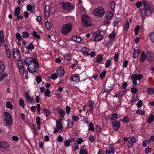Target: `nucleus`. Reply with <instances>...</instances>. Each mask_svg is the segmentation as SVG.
Wrapping results in <instances>:
<instances>
[{
    "instance_id": "nucleus-46",
    "label": "nucleus",
    "mask_w": 154,
    "mask_h": 154,
    "mask_svg": "<svg viewBox=\"0 0 154 154\" xmlns=\"http://www.w3.org/2000/svg\"><path fill=\"white\" fill-rule=\"evenodd\" d=\"M147 93L149 94H152L154 93V90L152 88H148L146 91Z\"/></svg>"
},
{
    "instance_id": "nucleus-2",
    "label": "nucleus",
    "mask_w": 154,
    "mask_h": 154,
    "mask_svg": "<svg viewBox=\"0 0 154 154\" xmlns=\"http://www.w3.org/2000/svg\"><path fill=\"white\" fill-rule=\"evenodd\" d=\"M82 24L83 26L88 27L90 26L92 23L91 18L87 14H82Z\"/></svg>"
},
{
    "instance_id": "nucleus-56",
    "label": "nucleus",
    "mask_w": 154,
    "mask_h": 154,
    "mask_svg": "<svg viewBox=\"0 0 154 154\" xmlns=\"http://www.w3.org/2000/svg\"><path fill=\"white\" fill-rule=\"evenodd\" d=\"M29 50L30 49H34V46L33 45L32 42L30 43L28 47H27Z\"/></svg>"
},
{
    "instance_id": "nucleus-22",
    "label": "nucleus",
    "mask_w": 154,
    "mask_h": 154,
    "mask_svg": "<svg viewBox=\"0 0 154 154\" xmlns=\"http://www.w3.org/2000/svg\"><path fill=\"white\" fill-rule=\"evenodd\" d=\"M5 124L8 125H11L12 124L13 120L12 118H5V120L4 121Z\"/></svg>"
},
{
    "instance_id": "nucleus-51",
    "label": "nucleus",
    "mask_w": 154,
    "mask_h": 154,
    "mask_svg": "<svg viewBox=\"0 0 154 154\" xmlns=\"http://www.w3.org/2000/svg\"><path fill=\"white\" fill-rule=\"evenodd\" d=\"M145 53L143 51L142 52L141 54V56L140 59V62H143L145 59Z\"/></svg>"
},
{
    "instance_id": "nucleus-18",
    "label": "nucleus",
    "mask_w": 154,
    "mask_h": 154,
    "mask_svg": "<svg viewBox=\"0 0 154 154\" xmlns=\"http://www.w3.org/2000/svg\"><path fill=\"white\" fill-rule=\"evenodd\" d=\"M106 154H114V149L112 146H109L106 149Z\"/></svg>"
},
{
    "instance_id": "nucleus-37",
    "label": "nucleus",
    "mask_w": 154,
    "mask_h": 154,
    "mask_svg": "<svg viewBox=\"0 0 154 154\" xmlns=\"http://www.w3.org/2000/svg\"><path fill=\"white\" fill-rule=\"evenodd\" d=\"M103 56L102 55H98L95 61L96 63H100L102 60Z\"/></svg>"
},
{
    "instance_id": "nucleus-8",
    "label": "nucleus",
    "mask_w": 154,
    "mask_h": 154,
    "mask_svg": "<svg viewBox=\"0 0 154 154\" xmlns=\"http://www.w3.org/2000/svg\"><path fill=\"white\" fill-rule=\"evenodd\" d=\"M9 146L8 143L5 141H0V149L3 151L7 149H8Z\"/></svg>"
},
{
    "instance_id": "nucleus-10",
    "label": "nucleus",
    "mask_w": 154,
    "mask_h": 154,
    "mask_svg": "<svg viewBox=\"0 0 154 154\" xmlns=\"http://www.w3.org/2000/svg\"><path fill=\"white\" fill-rule=\"evenodd\" d=\"M61 4L62 5V8L65 10L69 11L72 8V6L69 3H61Z\"/></svg>"
},
{
    "instance_id": "nucleus-12",
    "label": "nucleus",
    "mask_w": 154,
    "mask_h": 154,
    "mask_svg": "<svg viewBox=\"0 0 154 154\" xmlns=\"http://www.w3.org/2000/svg\"><path fill=\"white\" fill-rule=\"evenodd\" d=\"M57 74L60 77L63 76L64 74V68L61 67L58 68L57 71Z\"/></svg>"
},
{
    "instance_id": "nucleus-1",
    "label": "nucleus",
    "mask_w": 154,
    "mask_h": 154,
    "mask_svg": "<svg viewBox=\"0 0 154 154\" xmlns=\"http://www.w3.org/2000/svg\"><path fill=\"white\" fill-rule=\"evenodd\" d=\"M143 4L144 8L141 10L140 9V13L142 19H144L146 16H151L152 14V11L149 6L144 1H143Z\"/></svg>"
},
{
    "instance_id": "nucleus-17",
    "label": "nucleus",
    "mask_w": 154,
    "mask_h": 154,
    "mask_svg": "<svg viewBox=\"0 0 154 154\" xmlns=\"http://www.w3.org/2000/svg\"><path fill=\"white\" fill-rule=\"evenodd\" d=\"M143 75L140 74H134L131 76V79H134L135 80H140L143 77Z\"/></svg>"
},
{
    "instance_id": "nucleus-52",
    "label": "nucleus",
    "mask_w": 154,
    "mask_h": 154,
    "mask_svg": "<svg viewBox=\"0 0 154 154\" xmlns=\"http://www.w3.org/2000/svg\"><path fill=\"white\" fill-rule=\"evenodd\" d=\"M130 121V119L127 116H124L122 119V121L124 122L127 123Z\"/></svg>"
},
{
    "instance_id": "nucleus-29",
    "label": "nucleus",
    "mask_w": 154,
    "mask_h": 154,
    "mask_svg": "<svg viewBox=\"0 0 154 154\" xmlns=\"http://www.w3.org/2000/svg\"><path fill=\"white\" fill-rule=\"evenodd\" d=\"M56 127L58 129H60L62 128V124L61 120H57L56 121Z\"/></svg>"
},
{
    "instance_id": "nucleus-26",
    "label": "nucleus",
    "mask_w": 154,
    "mask_h": 154,
    "mask_svg": "<svg viewBox=\"0 0 154 154\" xmlns=\"http://www.w3.org/2000/svg\"><path fill=\"white\" fill-rule=\"evenodd\" d=\"M5 68V66L4 65L3 62L0 61V75L3 73Z\"/></svg>"
},
{
    "instance_id": "nucleus-13",
    "label": "nucleus",
    "mask_w": 154,
    "mask_h": 154,
    "mask_svg": "<svg viewBox=\"0 0 154 154\" xmlns=\"http://www.w3.org/2000/svg\"><path fill=\"white\" fill-rule=\"evenodd\" d=\"M26 9L28 11H31V13L34 14L35 12V5L33 6L30 5H28L26 6Z\"/></svg>"
},
{
    "instance_id": "nucleus-58",
    "label": "nucleus",
    "mask_w": 154,
    "mask_h": 154,
    "mask_svg": "<svg viewBox=\"0 0 154 154\" xmlns=\"http://www.w3.org/2000/svg\"><path fill=\"white\" fill-rule=\"evenodd\" d=\"M71 140H66L64 142V146L66 147H68L70 146V141H71Z\"/></svg>"
},
{
    "instance_id": "nucleus-41",
    "label": "nucleus",
    "mask_w": 154,
    "mask_h": 154,
    "mask_svg": "<svg viewBox=\"0 0 154 154\" xmlns=\"http://www.w3.org/2000/svg\"><path fill=\"white\" fill-rule=\"evenodd\" d=\"M115 3L114 1H112L110 2V6L111 9L112 11H114L115 8Z\"/></svg>"
},
{
    "instance_id": "nucleus-16",
    "label": "nucleus",
    "mask_w": 154,
    "mask_h": 154,
    "mask_svg": "<svg viewBox=\"0 0 154 154\" xmlns=\"http://www.w3.org/2000/svg\"><path fill=\"white\" fill-rule=\"evenodd\" d=\"M154 57V54L150 51H148L146 53V58L149 61L150 60Z\"/></svg>"
},
{
    "instance_id": "nucleus-32",
    "label": "nucleus",
    "mask_w": 154,
    "mask_h": 154,
    "mask_svg": "<svg viewBox=\"0 0 154 154\" xmlns=\"http://www.w3.org/2000/svg\"><path fill=\"white\" fill-rule=\"evenodd\" d=\"M106 16L107 19L109 20L112 17L113 14L111 11H109L106 13Z\"/></svg>"
},
{
    "instance_id": "nucleus-42",
    "label": "nucleus",
    "mask_w": 154,
    "mask_h": 154,
    "mask_svg": "<svg viewBox=\"0 0 154 154\" xmlns=\"http://www.w3.org/2000/svg\"><path fill=\"white\" fill-rule=\"evenodd\" d=\"M32 34L33 37L35 38L38 39H40L41 38L40 36L37 34V32H32Z\"/></svg>"
},
{
    "instance_id": "nucleus-38",
    "label": "nucleus",
    "mask_w": 154,
    "mask_h": 154,
    "mask_svg": "<svg viewBox=\"0 0 154 154\" xmlns=\"http://www.w3.org/2000/svg\"><path fill=\"white\" fill-rule=\"evenodd\" d=\"M126 93H127V91L126 90H124L123 91H120L119 92V95L118 96V95H117L116 96V97H118L119 98L122 97L123 96V95L125 94Z\"/></svg>"
},
{
    "instance_id": "nucleus-24",
    "label": "nucleus",
    "mask_w": 154,
    "mask_h": 154,
    "mask_svg": "<svg viewBox=\"0 0 154 154\" xmlns=\"http://www.w3.org/2000/svg\"><path fill=\"white\" fill-rule=\"evenodd\" d=\"M94 102L92 101L91 100H89L88 101V106L89 107V110L91 112H92V110L93 109V106L94 104Z\"/></svg>"
},
{
    "instance_id": "nucleus-47",
    "label": "nucleus",
    "mask_w": 154,
    "mask_h": 154,
    "mask_svg": "<svg viewBox=\"0 0 154 154\" xmlns=\"http://www.w3.org/2000/svg\"><path fill=\"white\" fill-rule=\"evenodd\" d=\"M8 76V74L6 73H4L0 76V82L2 81Z\"/></svg>"
},
{
    "instance_id": "nucleus-62",
    "label": "nucleus",
    "mask_w": 154,
    "mask_h": 154,
    "mask_svg": "<svg viewBox=\"0 0 154 154\" xmlns=\"http://www.w3.org/2000/svg\"><path fill=\"white\" fill-rule=\"evenodd\" d=\"M79 148V146L77 143L74 144V146L72 147L73 149L74 152H75L76 150Z\"/></svg>"
},
{
    "instance_id": "nucleus-28",
    "label": "nucleus",
    "mask_w": 154,
    "mask_h": 154,
    "mask_svg": "<svg viewBox=\"0 0 154 154\" xmlns=\"http://www.w3.org/2000/svg\"><path fill=\"white\" fill-rule=\"evenodd\" d=\"M133 51V57L134 58H135L138 56L140 50L138 49H134Z\"/></svg>"
},
{
    "instance_id": "nucleus-45",
    "label": "nucleus",
    "mask_w": 154,
    "mask_h": 154,
    "mask_svg": "<svg viewBox=\"0 0 154 154\" xmlns=\"http://www.w3.org/2000/svg\"><path fill=\"white\" fill-rule=\"evenodd\" d=\"M19 104L20 105L22 106L23 108H24L25 106L24 100L22 99H20L19 101Z\"/></svg>"
},
{
    "instance_id": "nucleus-6",
    "label": "nucleus",
    "mask_w": 154,
    "mask_h": 154,
    "mask_svg": "<svg viewBox=\"0 0 154 154\" xmlns=\"http://www.w3.org/2000/svg\"><path fill=\"white\" fill-rule=\"evenodd\" d=\"M33 63L34 65H30L28 66V70L31 73H33L35 72H37L36 68H38L39 67V63L36 61H35Z\"/></svg>"
},
{
    "instance_id": "nucleus-43",
    "label": "nucleus",
    "mask_w": 154,
    "mask_h": 154,
    "mask_svg": "<svg viewBox=\"0 0 154 154\" xmlns=\"http://www.w3.org/2000/svg\"><path fill=\"white\" fill-rule=\"evenodd\" d=\"M6 107L7 108L12 109L13 108V106L12 104L10 102H7L6 105Z\"/></svg>"
},
{
    "instance_id": "nucleus-57",
    "label": "nucleus",
    "mask_w": 154,
    "mask_h": 154,
    "mask_svg": "<svg viewBox=\"0 0 154 154\" xmlns=\"http://www.w3.org/2000/svg\"><path fill=\"white\" fill-rule=\"evenodd\" d=\"M148 142V143H150L151 142H154V134L150 137Z\"/></svg>"
},
{
    "instance_id": "nucleus-30",
    "label": "nucleus",
    "mask_w": 154,
    "mask_h": 154,
    "mask_svg": "<svg viewBox=\"0 0 154 154\" xmlns=\"http://www.w3.org/2000/svg\"><path fill=\"white\" fill-rule=\"evenodd\" d=\"M72 39L75 42H80L82 40V39L80 37L76 36H73L72 38Z\"/></svg>"
},
{
    "instance_id": "nucleus-15",
    "label": "nucleus",
    "mask_w": 154,
    "mask_h": 154,
    "mask_svg": "<svg viewBox=\"0 0 154 154\" xmlns=\"http://www.w3.org/2000/svg\"><path fill=\"white\" fill-rule=\"evenodd\" d=\"M97 32H96L93 35V36L95 37L94 39L95 41L98 42L100 41L103 38V36L101 34L97 35Z\"/></svg>"
},
{
    "instance_id": "nucleus-7",
    "label": "nucleus",
    "mask_w": 154,
    "mask_h": 154,
    "mask_svg": "<svg viewBox=\"0 0 154 154\" xmlns=\"http://www.w3.org/2000/svg\"><path fill=\"white\" fill-rule=\"evenodd\" d=\"M4 46L6 53L7 56L8 58H10L11 56V52L10 49V45L8 42H4Z\"/></svg>"
},
{
    "instance_id": "nucleus-19",
    "label": "nucleus",
    "mask_w": 154,
    "mask_h": 154,
    "mask_svg": "<svg viewBox=\"0 0 154 154\" xmlns=\"http://www.w3.org/2000/svg\"><path fill=\"white\" fill-rule=\"evenodd\" d=\"M90 50L89 49H88L86 47H83L82 50V51L83 53V55L86 56H88L89 55V53H88Z\"/></svg>"
},
{
    "instance_id": "nucleus-11",
    "label": "nucleus",
    "mask_w": 154,
    "mask_h": 154,
    "mask_svg": "<svg viewBox=\"0 0 154 154\" xmlns=\"http://www.w3.org/2000/svg\"><path fill=\"white\" fill-rule=\"evenodd\" d=\"M111 124L113 126V129L115 131L118 130L120 125V122L119 121H112Z\"/></svg>"
},
{
    "instance_id": "nucleus-33",
    "label": "nucleus",
    "mask_w": 154,
    "mask_h": 154,
    "mask_svg": "<svg viewBox=\"0 0 154 154\" xmlns=\"http://www.w3.org/2000/svg\"><path fill=\"white\" fill-rule=\"evenodd\" d=\"M22 51L23 53L26 54L29 53V50L26 46H23L22 48Z\"/></svg>"
},
{
    "instance_id": "nucleus-31",
    "label": "nucleus",
    "mask_w": 154,
    "mask_h": 154,
    "mask_svg": "<svg viewBox=\"0 0 154 154\" xmlns=\"http://www.w3.org/2000/svg\"><path fill=\"white\" fill-rule=\"evenodd\" d=\"M111 116L109 118V119L110 120H115L118 119V116L117 113L112 114Z\"/></svg>"
},
{
    "instance_id": "nucleus-34",
    "label": "nucleus",
    "mask_w": 154,
    "mask_h": 154,
    "mask_svg": "<svg viewBox=\"0 0 154 154\" xmlns=\"http://www.w3.org/2000/svg\"><path fill=\"white\" fill-rule=\"evenodd\" d=\"M43 110L44 111V113L47 117H48L50 114L51 111L50 109L43 108Z\"/></svg>"
},
{
    "instance_id": "nucleus-39",
    "label": "nucleus",
    "mask_w": 154,
    "mask_h": 154,
    "mask_svg": "<svg viewBox=\"0 0 154 154\" xmlns=\"http://www.w3.org/2000/svg\"><path fill=\"white\" fill-rule=\"evenodd\" d=\"M45 24L46 29L48 30H50L51 26V24L48 21H47L45 22Z\"/></svg>"
},
{
    "instance_id": "nucleus-25",
    "label": "nucleus",
    "mask_w": 154,
    "mask_h": 154,
    "mask_svg": "<svg viewBox=\"0 0 154 154\" xmlns=\"http://www.w3.org/2000/svg\"><path fill=\"white\" fill-rule=\"evenodd\" d=\"M20 8L19 7H17L14 10L13 17H16L17 16H18V15L20 14Z\"/></svg>"
},
{
    "instance_id": "nucleus-53",
    "label": "nucleus",
    "mask_w": 154,
    "mask_h": 154,
    "mask_svg": "<svg viewBox=\"0 0 154 154\" xmlns=\"http://www.w3.org/2000/svg\"><path fill=\"white\" fill-rule=\"evenodd\" d=\"M140 29V27L139 25L137 26L135 29V34L137 35H138V32Z\"/></svg>"
},
{
    "instance_id": "nucleus-40",
    "label": "nucleus",
    "mask_w": 154,
    "mask_h": 154,
    "mask_svg": "<svg viewBox=\"0 0 154 154\" xmlns=\"http://www.w3.org/2000/svg\"><path fill=\"white\" fill-rule=\"evenodd\" d=\"M138 99L137 96V95H134L132 97V100L131 102V103H133L135 102Z\"/></svg>"
},
{
    "instance_id": "nucleus-36",
    "label": "nucleus",
    "mask_w": 154,
    "mask_h": 154,
    "mask_svg": "<svg viewBox=\"0 0 154 154\" xmlns=\"http://www.w3.org/2000/svg\"><path fill=\"white\" fill-rule=\"evenodd\" d=\"M58 113L61 116L63 117L65 115V111L62 109H57Z\"/></svg>"
},
{
    "instance_id": "nucleus-48",
    "label": "nucleus",
    "mask_w": 154,
    "mask_h": 154,
    "mask_svg": "<svg viewBox=\"0 0 154 154\" xmlns=\"http://www.w3.org/2000/svg\"><path fill=\"white\" fill-rule=\"evenodd\" d=\"M154 119V116L152 114L150 116L149 118L148 119V120H147V122L148 123H151L153 120Z\"/></svg>"
},
{
    "instance_id": "nucleus-27",
    "label": "nucleus",
    "mask_w": 154,
    "mask_h": 154,
    "mask_svg": "<svg viewBox=\"0 0 154 154\" xmlns=\"http://www.w3.org/2000/svg\"><path fill=\"white\" fill-rule=\"evenodd\" d=\"M4 41V36L2 31L0 32V46L3 47V45L2 44Z\"/></svg>"
},
{
    "instance_id": "nucleus-55",
    "label": "nucleus",
    "mask_w": 154,
    "mask_h": 154,
    "mask_svg": "<svg viewBox=\"0 0 154 154\" xmlns=\"http://www.w3.org/2000/svg\"><path fill=\"white\" fill-rule=\"evenodd\" d=\"M19 69L21 75H23L24 72V67H19Z\"/></svg>"
},
{
    "instance_id": "nucleus-4",
    "label": "nucleus",
    "mask_w": 154,
    "mask_h": 154,
    "mask_svg": "<svg viewBox=\"0 0 154 154\" xmlns=\"http://www.w3.org/2000/svg\"><path fill=\"white\" fill-rule=\"evenodd\" d=\"M124 141L125 142H127V145L128 147L129 148H131L133 147L134 144L136 141V139L134 137H129L128 138H124Z\"/></svg>"
},
{
    "instance_id": "nucleus-61",
    "label": "nucleus",
    "mask_w": 154,
    "mask_h": 154,
    "mask_svg": "<svg viewBox=\"0 0 154 154\" xmlns=\"http://www.w3.org/2000/svg\"><path fill=\"white\" fill-rule=\"evenodd\" d=\"M16 36L17 38L19 41H20L22 40V37L19 33H17L16 34Z\"/></svg>"
},
{
    "instance_id": "nucleus-9",
    "label": "nucleus",
    "mask_w": 154,
    "mask_h": 154,
    "mask_svg": "<svg viewBox=\"0 0 154 154\" xmlns=\"http://www.w3.org/2000/svg\"><path fill=\"white\" fill-rule=\"evenodd\" d=\"M13 56L15 61H18L20 58V55L19 50L17 48H14L13 50Z\"/></svg>"
},
{
    "instance_id": "nucleus-23",
    "label": "nucleus",
    "mask_w": 154,
    "mask_h": 154,
    "mask_svg": "<svg viewBox=\"0 0 154 154\" xmlns=\"http://www.w3.org/2000/svg\"><path fill=\"white\" fill-rule=\"evenodd\" d=\"M25 94L26 97V100L28 103H31L34 101L33 98L30 97L29 95L27 92H25Z\"/></svg>"
},
{
    "instance_id": "nucleus-5",
    "label": "nucleus",
    "mask_w": 154,
    "mask_h": 154,
    "mask_svg": "<svg viewBox=\"0 0 154 154\" xmlns=\"http://www.w3.org/2000/svg\"><path fill=\"white\" fill-rule=\"evenodd\" d=\"M104 14L103 9L101 7H98L93 11L94 14L98 17H102Z\"/></svg>"
},
{
    "instance_id": "nucleus-44",
    "label": "nucleus",
    "mask_w": 154,
    "mask_h": 154,
    "mask_svg": "<svg viewBox=\"0 0 154 154\" xmlns=\"http://www.w3.org/2000/svg\"><path fill=\"white\" fill-rule=\"evenodd\" d=\"M136 113L138 115H143L145 113V110H141L138 109L137 110Z\"/></svg>"
},
{
    "instance_id": "nucleus-3",
    "label": "nucleus",
    "mask_w": 154,
    "mask_h": 154,
    "mask_svg": "<svg viewBox=\"0 0 154 154\" xmlns=\"http://www.w3.org/2000/svg\"><path fill=\"white\" fill-rule=\"evenodd\" d=\"M72 29V26L71 23L66 24L62 26L61 29V32L64 35H66L71 32Z\"/></svg>"
},
{
    "instance_id": "nucleus-35",
    "label": "nucleus",
    "mask_w": 154,
    "mask_h": 154,
    "mask_svg": "<svg viewBox=\"0 0 154 154\" xmlns=\"http://www.w3.org/2000/svg\"><path fill=\"white\" fill-rule=\"evenodd\" d=\"M120 21V19L119 17H116L113 23V26L115 27L118 23Z\"/></svg>"
},
{
    "instance_id": "nucleus-60",
    "label": "nucleus",
    "mask_w": 154,
    "mask_h": 154,
    "mask_svg": "<svg viewBox=\"0 0 154 154\" xmlns=\"http://www.w3.org/2000/svg\"><path fill=\"white\" fill-rule=\"evenodd\" d=\"M149 37L151 41L154 43V32L151 33Z\"/></svg>"
},
{
    "instance_id": "nucleus-59",
    "label": "nucleus",
    "mask_w": 154,
    "mask_h": 154,
    "mask_svg": "<svg viewBox=\"0 0 154 154\" xmlns=\"http://www.w3.org/2000/svg\"><path fill=\"white\" fill-rule=\"evenodd\" d=\"M129 27V22L127 21L125 24V26L124 27V29L125 31L128 30Z\"/></svg>"
},
{
    "instance_id": "nucleus-54",
    "label": "nucleus",
    "mask_w": 154,
    "mask_h": 154,
    "mask_svg": "<svg viewBox=\"0 0 154 154\" xmlns=\"http://www.w3.org/2000/svg\"><path fill=\"white\" fill-rule=\"evenodd\" d=\"M22 36L23 38H26L28 37L29 35V33L25 32H22Z\"/></svg>"
},
{
    "instance_id": "nucleus-49",
    "label": "nucleus",
    "mask_w": 154,
    "mask_h": 154,
    "mask_svg": "<svg viewBox=\"0 0 154 154\" xmlns=\"http://www.w3.org/2000/svg\"><path fill=\"white\" fill-rule=\"evenodd\" d=\"M23 18V16L21 15H18V16H17L16 17H13V19L15 21H17L18 19L21 20Z\"/></svg>"
},
{
    "instance_id": "nucleus-14",
    "label": "nucleus",
    "mask_w": 154,
    "mask_h": 154,
    "mask_svg": "<svg viewBox=\"0 0 154 154\" xmlns=\"http://www.w3.org/2000/svg\"><path fill=\"white\" fill-rule=\"evenodd\" d=\"M35 61H36L35 59H32L31 58L28 57L25 59L24 62L26 64L29 65L30 64L33 63L35 62Z\"/></svg>"
},
{
    "instance_id": "nucleus-63",
    "label": "nucleus",
    "mask_w": 154,
    "mask_h": 154,
    "mask_svg": "<svg viewBox=\"0 0 154 154\" xmlns=\"http://www.w3.org/2000/svg\"><path fill=\"white\" fill-rule=\"evenodd\" d=\"M111 63V60H108L107 61L106 63V64L105 65V67L107 68H109L110 65Z\"/></svg>"
},
{
    "instance_id": "nucleus-50",
    "label": "nucleus",
    "mask_w": 154,
    "mask_h": 154,
    "mask_svg": "<svg viewBox=\"0 0 154 154\" xmlns=\"http://www.w3.org/2000/svg\"><path fill=\"white\" fill-rule=\"evenodd\" d=\"M88 130L93 131L94 128V126L93 123L92 122H90L88 126Z\"/></svg>"
},
{
    "instance_id": "nucleus-20",
    "label": "nucleus",
    "mask_w": 154,
    "mask_h": 154,
    "mask_svg": "<svg viewBox=\"0 0 154 154\" xmlns=\"http://www.w3.org/2000/svg\"><path fill=\"white\" fill-rule=\"evenodd\" d=\"M50 7L49 5H46L45 8V16L46 18L49 17L50 13Z\"/></svg>"
},
{
    "instance_id": "nucleus-64",
    "label": "nucleus",
    "mask_w": 154,
    "mask_h": 154,
    "mask_svg": "<svg viewBox=\"0 0 154 154\" xmlns=\"http://www.w3.org/2000/svg\"><path fill=\"white\" fill-rule=\"evenodd\" d=\"M142 4L141 2H138L135 3V5L137 8H139L141 6Z\"/></svg>"
},
{
    "instance_id": "nucleus-21",
    "label": "nucleus",
    "mask_w": 154,
    "mask_h": 154,
    "mask_svg": "<svg viewBox=\"0 0 154 154\" xmlns=\"http://www.w3.org/2000/svg\"><path fill=\"white\" fill-rule=\"evenodd\" d=\"M70 81H73V83H75V82H78L79 81V76L78 75H75L72 77L70 78Z\"/></svg>"
}]
</instances>
